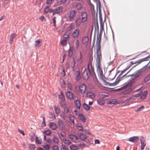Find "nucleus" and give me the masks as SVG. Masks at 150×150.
Instances as JSON below:
<instances>
[{"label": "nucleus", "mask_w": 150, "mask_h": 150, "mask_svg": "<svg viewBox=\"0 0 150 150\" xmlns=\"http://www.w3.org/2000/svg\"><path fill=\"white\" fill-rule=\"evenodd\" d=\"M88 16L87 13L83 12L81 14V18H77L75 21V23L76 27H79L81 23H86L88 20Z\"/></svg>", "instance_id": "f257e3e1"}, {"label": "nucleus", "mask_w": 150, "mask_h": 150, "mask_svg": "<svg viewBox=\"0 0 150 150\" xmlns=\"http://www.w3.org/2000/svg\"><path fill=\"white\" fill-rule=\"evenodd\" d=\"M93 58H90L88 61V64L87 65V68L90 74L91 75L94 81H98L96 74L94 71V69L93 67L92 62Z\"/></svg>", "instance_id": "f03ea898"}, {"label": "nucleus", "mask_w": 150, "mask_h": 150, "mask_svg": "<svg viewBox=\"0 0 150 150\" xmlns=\"http://www.w3.org/2000/svg\"><path fill=\"white\" fill-rule=\"evenodd\" d=\"M132 83H128L127 84H126L125 85L118 89V90L124 89L125 90L122 92V93L123 95L125 94L130 92L132 91Z\"/></svg>", "instance_id": "7ed1b4c3"}, {"label": "nucleus", "mask_w": 150, "mask_h": 150, "mask_svg": "<svg viewBox=\"0 0 150 150\" xmlns=\"http://www.w3.org/2000/svg\"><path fill=\"white\" fill-rule=\"evenodd\" d=\"M132 69V68L131 69L128 71H127L126 73L124 75H123V76H120L122 74L124 73L126 71V70H125V69H124L122 71L121 73L117 78L115 81L112 83H111V84L110 85L115 86L118 83H119L120 81L122 79L123 77H124L125 76H126V75Z\"/></svg>", "instance_id": "20e7f679"}, {"label": "nucleus", "mask_w": 150, "mask_h": 150, "mask_svg": "<svg viewBox=\"0 0 150 150\" xmlns=\"http://www.w3.org/2000/svg\"><path fill=\"white\" fill-rule=\"evenodd\" d=\"M101 47H97L96 52V65H101L100 60H101Z\"/></svg>", "instance_id": "39448f33"}, {"label": "nucleus", "mask_w": 150, "mask_h": 150, "mask_svg": "<svg viewBox=\"0 0 150 150\" xmlns=\"http://www.w3.org/2000/svg\"><path fill=\"white\" fill-rule=\"evenodd\" d=\"M96 67L97 72L99 77L102 79L105 78L102 69L101 68V65H96Z\"/></svg>", "instance_id": "423d86ee"}, {"label": "nucleus", "mask_w": 150, "mask_h": 150, "mask_svg": "<svg viewBox=\"0 0 150 150\" xmlns=\"http://www.w3.org/2000/svg\"><path fill=\"white\" fill-rule=\"evenodd\" d=\"M76 12L74 10L71 11L69 12V19L70 21L73 20L74 18L76 16Z\"/></svg>", "instance_id": "0eeeda50"}, {"label": "nucleus", "mask_w": 150, "mask_h": 150, "mask_svg": "<svg viewBox=\"0 0 150 150\" xmlns=\"http://www.w3.org/2000/svg\"><path fill=\"white\" fill-rule=\"evenodd\" d=\"M80 33V30L79 29H75L73 32L72 36L74 38H77L79 37Z\"/></svg>", "instance_id": "6e6552de"}, {"label": "nucleus", "mask_w": 150, "mask_h": 150, "mask_svg": "<svg viewBox=\"0 0 150 150\" xmlns=\"http://www.w3.org/2000/svg\"><path fill=\"white\" fill-rule=\"evenodd\" d=\"M63 9L62 6H59L54 9V13L55 14H58L62 12Z\"/></svg>", "instance_id": "1a4fd4ad"}, {"label": "nucleus", "mask_w": 150, "mask_h": 150, "mask_svg": "<svg viewBox=\"0 0 150 150\" xmlns=\"http://www.w3.org/2000/svg\"><path fill=\"white\" fill-rule=\"evenodd\" d=\"M88 73V72L87 71L86 69H85L82 74V77L84 80H87L88 79L89 75Z\"/></svg>", "instance_id": "9d476101"}, {"label": "nucleus", "mask_w": 150, "mask_h": 150, "mask_svg": "<svg viewBox=\"0 0 150 150\" xmlns=\"http://www.w3.org/2000/svg\"><path fill=\"white\" fill-rule=\"evenodd\" d=\"M140 141L141 144V150H143L144 149V147L146 144V141L144 137H140Z\"/></svg>", "instance_id": "9b49d317"}, {"label": "nucleus", "mask_w": 150, "mask_h": 150, "mask_svg": "<svg viewBox=\"0 0 150 150\" xmlns=\"http://www.w3.org/2000/svg\"><path fill=\"white\" fill-rule=\"evenodd\" d=\"M79 88L81 93L83 94L85 93L86 90V86L85 84H83L79 86Z\"/></svg>", "instance_id": "f8f14e48"}, {"label": "nucleus", "mask_w": 150, "mask_h": 150, "mask_svg": "<svg viewBox=\"0 0 150 150\" xmlns=\"http://www.w3.org/2000/svg\"><path fill=\"white\" fill-rule=\"evenodd\" d=\"M82 43L85 46H87L89 43L88 38L87 36L83 37L82 39Z\"/></svg>", "instance_id": "ddd939ff"}, {"label": "nucleus", "mask_w": 150, "mask_h": 150, "mask_svg": "<svg viewBox=\"0 0 150 150\" xmlns=\"http://www.w3.org/2000/svg\"><path fill=\"white\" fill-rule=\"evenodd\" d=\"M65 95L67 98L70 100L74 98L73 94L70 91H67L65 93Z\"/></svg>", "instance_id": "4468645a"}, {"label": "nucleus", "mask_w": 150, "mask_h": 150, "mask_svg": "<svg viewBox=\"0 0 150 150\" xmlns=\"http://www.w3.org/2000/svg\"><path fill=\"white\" fill-rule=\"evenodd\" d=\"M49 126L50 128L53 130H55L58 127L56 124L53 122H50Z\"/></svg>", "instance_id": "2eb2a0df"}, {"label": "nucleus", "mask_w": 150, "mask_h": 150, "mask_svg": "<svg viewBox=\"0 0 150 150\" xmlns=\"http://www.w3.org/2000/svg\"><path fill=\"white\" fill-rule=\"evenodd\" d=\"M139 139V138L137 136H134L129 138L128 139L129 141L132 142H135Z\"/></svg>", "instance_id": "dca6fc26"}, {"label": "nucleus", "mask_w": 150, "mask_h": 150, "mask_svg": "<svg viewBox=\"0 0 150 150\" xmlns=\"http://www.w3.org/2000/svg\"><path fill=\"white\" fill-rule=\"evenodd\" d=\"M69 138L73 142L75 141L78 139V137L75 135L69 134Z\"/></svg>", "instance_id": "f3484780"}, {"label": "nucleus", "mask_w": 150, "mask_h": 150, "mask_svg": "<svg viewBox=\"0 0 150 150\" xmlns=\"http://www.w3.org/2000/svg\"><path fill=\"white\" fill-rule=\"evenodd\" d=\"M101 40V37L100 35L98 37H97L96 43V45L97 47H100V42Z\"/></svg>", "instance_id": "a211bd4d"}, {"label": "nucleus", "mask_w": 150, "mask_h": 150, "mask_svg": "<svg viewBox=\"0 0 150 150\" xmlns=\"http://www.w3.org/2000/svg\"><path fill=\"white\" fill-rule=\"evenodd\" d=\"M58 125L59 127L62 128L64 127L63 121L60 119H59L58 120Z\"/></svg>", "instance_id": "6ab92c4d"}, {"label": "nucleus", "mask_w": 150, "mask_h": 150, "mask_svg": "<svg viewBox=\"0 0 150 150\" xmlns=\"http://www.w3.org/2000/svg\"><path fill=\"white\" fill-rule=\"evenodd\" d=\"M86 95L87 97L92 99L94 98L95 97V95L94 93L89 92H87Z\"/></svg>", "instance_id": "aec40b11"}, {"label": "nucleus", "mask_w": 150, "mask_h": 150, "mask_svg": "<svg viewBox=\"0 0 150 150\" xmlns=\"http://www.w3.org/2000/svg\"><path fill=\"white\" fill-rule=\"evenodd\" d=\"M78 117L79 119L83 122H86V119L84 115L81 113L79 114Z\"/></svg>", "instance_id": "412c9836"}, {"label": "nucleus", "mask_w": 150, "mask_h": 150, "mask_svg": "<svg viewBox=\"0 0 150 150\" xmlns=\"http://www.w3.org/2000/svg\"><path fill=\"white\" fill-rule=\"evenodd\" d=\"M97 103L99 105H103L105 104V102L104 100L99 98L97 99Z\"/></svg>", "instance_id": "4be33fe9"}, {"label": "nucleus", "mask_w": 150, "mask_h": 150, "mask_svg": "<svg viewBox=\"0 0 150 150\" xmlns=\"http://www.w3.org/2000/svg\"><path fill=\"white\" fill-rule=\"evenodd\" d=\"M76 79L77 81H79L81 78L80 71H76L75 72Z\"/></svg>", "instance_id": "5701e85b"}, {"label": "nucleus", "mask_w": 150, "mask_h": 150, "mask_svg": "<svg viewBox=\"0 0 150 150\" xmlns=\"http://www.w3.org/2000/svg\"><path fill=\"white\" fill-rule=\"evenodd\" d=\"M73 51V47H69L68 52V57H71L72 55Z\"/></svg>", "instance_id": "b1692460"}, {"label": "nucleus", "mask_w": 150, "mask_h": 150, "mask_svg": "<svg viewBox=\"0 0 150 150\" xmlns=\"http://www.w3.org/2000/svg\"><path fill=\"white\" fill-rule=\"evenodd\" d=\"M69 35L70 34L69 33H65L63 35V39H64L67 41V40L69 39Z\"/></svg>", "instance_id": "393cba45"}, {"label": "nucleus", "mask_w": 150, "mask_h": 150, "mask_svg": "<svg viewBox=\"0 0 150 150\" xmlns=\"http://www.w3.org/2000/svg\"><path fill=\"white\" fill-rule=\"evenodd\" d=\"M59 97L61 99V101L63 102L64 101V97L62 91H60V94L59 95Z\"/></svg>", "instance_id": "a878e982"}, {"label": "nucleus", "mask_w": 150, "mask_h": 150, "mask_svg": "<svg viewBox=\"0 0 150 150\" xmlns=\"http://www.w3.org/2000/svg\"><path fill=\"white\" fill-rule=\"evenodd\" d=\"M16 37V34L15 33H12L10 36L9 42L11 43L13 41V39Z\"/></svg>", "instance_id": "bb28decb"}, {"label": "nucleus", "mask_w": 150, "mask_h": 150, "mask_svg": "<svg viewBox=\"0 0 150 150\" xmlns=\"http://www.w3.org/2000/svg\"><path fill=\"white\" fill-rule=\"evenodd\" d=\"M52 141L54 143L58 144L59 142V140L57 137L55 136L53 137Z\"/></svg>", "instance_id": "cd10ccee"}, {"label": "nucleus", "mask_w": 150, "mask_h": 150, "mask_svg": "<svg viewBox=\"0 0 150 150\" xmlns=\"http://www.w3.org/2000/svg\"><path fill=\"white\" fill-rule=\"evenodd\" d=\"M83 5L79 3L77 4L76 5V7L78 10H81L83 8Z\"/></svg>", "instance_id": "c85d7f7f"}, {"label": "nucleus", "mask_w": 150, "mask_h": 150, "mask_svg": "<svg viewBox=\"0 0 150 150\" xmlns=\"http://www.w3.org/2000/svg\"><path fill=\"white\" fill-rule=\"evenodd\" d=\"M54 109L56 114H58L59 113L60 109L59 106H54Z\"/></svg>", "instance_id": "c756f323"}, {"label": "nucleus", "mask_w": 150, "mask_h": 150, "mask_svg": "<svg viewBox=\"0 0 150 150\" xmlns=\"http://www.w3.org/2000/svg\"><path fill=\"white\" fill-rule=\"evenodd\" d=\"M83 108L86 110H88L90 109V107L85 103L83 104Z\"/></svg>", "instance_id": "7c9ffc66"}, {"label": "nucleus", "mask_w": 150, "mask_h": 150, "mask_svg": "<svg viewBox=\"0 0 150 150\" xmlns=\"http://www.w3.org/2000/svg\"><path fill=\"white\" fill-rule=\"evenodd\" d=\"M63 4L62 0H56V3L54 4V5L55 6H56L58 5H60Z\"/></svg>", "instance_id": "2f4dec72"}, {"label": "nucleus", "mask_w": 150, "mask_h": 150, "mask_svg": "<svg viewBox=\"0 0 150 150\" xmlns=\"http://www.w3.org/2000/svg\"><path fill=\"white\" fill-rule=\"evenodd\" d=\"M76 106L79 109H80L81 106V104L80 101L78 99H76L75 102Z\"/></svg>", "instance_id": "473e14b6"}, {"label": "nucleus", "mask_w": 150, "mask_h": 150, "mask_svg": "<svg viewBox=\"0 0 150 150\" xmlns=\"http://www.w3.org/2000/svg\"><path fill=\"white\" fill-rule=\"evenodd\" d=\"M79 138L82 140H85L86 139V137L85 135L81 133L79 135Z\"/></svg>", "instance_id": "72a5a7b5"}, {"label": "nucleus", "mask_w": 150, "mask_h": 150, "mask_svg": "<svg viewBox=\"0 0 150 150\" xmlns=\"http://www.w3.org/2000/svg\"><path fill=\"white\" fill-rule=\"evenodd\" d=\"M117 101L115 99H113L112 100L109 101L107 102L108 104H115L116 103Z\"/></svg>", "instance_id": "f704fd0d"}, {"label": "nucleus", "mask_w": 150, "mask_h": 150, "mask_svg": "<svg viewBox=\"0 0 150 150\" xmlns=\"http://www.w3.org/2000/svg\"><path fill=\"white\" fill-rule=\"evenodd\" d=\"M71 150H77L78 149V147L75 145H72L70 147Z\"/></svg>", "instance_id": "c9c22d12"}, {"label": "nucleus", "mask_w": 150, "mask_h": 150, "mask_svg": "<svg viewBox=\"0 0 150 150\" xmlns=\"http://www.w3.org/2000/svg\"><path fill=\"white\" fill-rule=\"evenodd\" d=\"M58 135L59 136V138H60V139H61V138L60 137V136L63 137H66V134L63 131H61L60 132V135H59V134Z\"/></svg>", "instance_id": "e433bc0d"}, {"label": "nucleus", "mask_w": 150, "mask_h": 150, "mask_svg": "<svg viewBox=\"0 0 150 150\" xmlns=\"http://www.w3.org/2000/svg\"><path fill=\"white\" fill-rule=\"evenodd\" d=\"M63 142H64L65 144H67L68 145L71 144V142L69 140H67L65 139H63Z\"/></svg>", "instance_id": "4c0bfd02"}, {"label": "nucleus", "mask_w": 150, "mask_h": 150, "mask_svg": "<svg viewBox=\"0 0 150 150\" xmlns=\"http://www.w3.org/2000/svg\"><path fill=\"white\" fill-rule=\"evenodd\" d=\"M44 133L47 136H49L51 134V131L50 130H45L44 132Z\"/></svg>", "instance_id": "58836bf2"}, {"label": "nucleus", "mask_w": 150, "mask_h": 150, "mask_svg": "<svg viewBox=\"0 0 150 150\" xmlns=\"http://www.w3.org/2000/svg\"><path fill=\"white\" fill-rule=\"evenodd\" d=\"M41 41L40 40H38L35 42V45L37 46H41L40 43Z\"/></svg>", "instance_id": "ea45409f"}, {"label": "nucleus", "mask_w": 150, "mask_h": 150, "mask_svg": "<svg viewBox=\"0 0 150 150\" xmlns=\"http://www.w3.org/2000/svg\"><path fill=\"white\" fill-rule=\"evenodd\" d=\"M61 149L62 150H69L68 148L63 144H62Z\"/></svg>", "instance_id": "a19ab883"}, {"label": "nucleus", "mask_w": 150, "mask_h": 150, "mask_svg": "<svg viewBox=\"0 0 150 150\" xmlns=\"http://www.w3.org/2000/svg\"><path fill=\"white\" fill-rule=\"evenodd\" d=\"M69 118L70 122H71L73 124H74V117L72 115H70Z\"/></svg>", "instance_id": "79ce46f5"}, {"label": "nucleus", "mask_w": 150, "mask_h": 150, "mask_svg": "<svg viewBox=\"0 0 150 150\" xmlns=\"http://www.w3.org/2000/svg\"><path fill=\"white\" fill-rule=\"evenodd\" d=\"M50 8L48 6L46 7L44 9V12L45 13H47L50 10Z\"/></svg>", "instance_id": "37998d69"}, {"label": "nucleus", "mask_w": 150, "mask_h": 150, "mask_svg": "<svg viewBox=\"0 0 150 150\" xmlns=\"http://www.w3.org/2000/svg\"><path fill=\"white\" fill-rule=\"evenodd\" d=\"M76 127L77 129L79 131H83V128L82 127L81 125H80L77 124L76 125Z\"/></svg>", "instance_id": "c03bdc74"}, {"label": "nucleus", "mask_w": 150, "mask_h": 150, "mask_svg": "<svg viewBox=\"0 0 150 150\" xmlns=\"http://www.w3.org/2000/svg\"><path fill=\"white\" fill-rule=\"evenodd\" d=\"M67 43V40L64 39H63L61 42V44L62 46H65Z\"/></svg>", "instance_id": "a18cd8bd"}, {"label": "nucleus", "mask_w": 150, "mask_h": 150, "mask_svg": "<svg viewBox=\"0 0 150 150\" xmlns=\"http://www.w3.org/2000/svg\"><path fill=\"white\" fill-rule=\"evenodd\" d=\"M35 146L34 144H31L29 146V150H35Z\"/></svg>", "instance_id": "49530a36"}, {"label": "nucleus", "mask_w": 150, "mask_h": 150, "mask_svg": "<svg viewBox=\"0 0 150 150\" xmlns=\"http://www.w3.org/2000/svg\"><path fill=\"white\" fill-rule=\"evenodd\" d=\"M36 143L38 144H40L41 143L42 139H38V137H36Z\"/></svg>", "instance_id": "de8ad7c7"}, {"label": "nucleus", "mask_w": 150, "mask_h": 150, "mask_svg": "<svg viewBox=\"0 0 150 150\" xmlns=\"http://www.w3.org/2000/svg\"><path fill=\"white\" fill-rule=\"evenodd\" d=\"M42 118H43V121H42V123L41 126L42 127H44L46 126V124L45 120V117H43Z\"/></svg>", "instance_id": "09e8293b"}, {"label": "nucleus", "mask_w": 150, "mask_h": 150, "mask_svg": "<svg viewBox=\"0 0 150 150\" xmlns=\"http://www.w3.org/2000/svg\"><path fill=\"white\" fill-rule=\"evenodd\" d=\"M150 80V74L146 76L144 79V81L145 82H147Z\"/></svg>", "instance_id": "8fccbe9b"}, {"label": "nucleus", "mask_w": 150, "mask_h": 150, "mask_svg": "<svg viewBox=\"0 0 150 150\" xmlns=\"http://www.w3.org/2000/svg\"><path fill=\"white\" fill-rule=\"evenodd\" d=\"M73 27V26L72 24H71L67 28V31H70L72 30Z\"/></svg>", "instance_id": "3c124183"}, {"label": "nucleus", "mask_w": 150, "mask_h": 150, "mask_svg": "<svg viewBox=\"0 0 150 150\" xmlns=\"http://www.w3.org/2000/svg\"><path fill=\"white\" fill-rule=\"evenodd\" d=\"M67 88L68 89L70 90H71L72 88V85L69 83H67Z\"/></svg>", "instance_id": "603ef678"}, {"label": "nucleus", "mask_w": 150, "mask_h": 150, "mask_svg": "<svg viewBox=\"0 0 150 150\" xmlns=\"http://www.w3.org/2000/svg\"><path fill=\"white\" fill-rule=\"evenodd\" d=\"M72 64H73V65H71V68L72 70L73 71H74L75 70V62L74 59L72 62H71Z\"/></svg>", "instance_id": "864d4df0"}, {"label": "nucleus", "mask_w": 150, "mask_h": 150, "mask_svg": "<svg viewBox=\"0 0 150 150\" xmlns=\"http://www.w3.org/2000/svg\"><path fill=\"white\" fill-rule=\"evenodd\" d=\"M64 113L66 114H67L69 112V110L68 108L67 107H65L64 109Z\"/></svg>", "instance_id": "5fc2aeb1"}, {"label": "nucleus", "mask_w": 150, "mask_h": 150, "mask_svg": "<svg viewBox=\"0 0 150 150\" xmlns=\"http://www.w3.org/2000/svg\"><path fill=\"white\" fill-rule=\"evenodd\" d=\"M144 108V106H142L139 108H138L137 110H135V111L136 112H138L139 111H140L142 110Z\"/></svg>", "instance_id": "6e6d98bb"}, {"label": "nucleus", "mask_w": 150, "mask_h": 150, "mask_svg": "<svg viewBox=\"0 0 150 150\" xmlns=\"http://www.w3.org/2000/svg\"><path fill=\"white\" fill-rule=\"evenodd\" d=\"M43 147L46 150H49L50 148V146L48 144L44 145Z\"/></svg>", "instance_id": "4d7b16f0"}, {"label": "nucleus", "mask_w": 150, "mask_h": 150, "mask_svg": "<svg viewBox=\"0 0 150 150\" xmlns=\"http://www.w3.org/2000/svg\"><path fill=\"white\" fill-rule=\"evenodd\" d=\"M54 0H47L46 1V3L47 4H52V2L54 1Z\"/></svg>", "instance_id": "13d9d810"}, {"label": "nucleus", "mask_w": 150, "mask_h": 150, "mask_svg": "<svg viewBox=\"0 0 150 150\" xmlns=\"http://www.w3.org/2000/svg\"><path fill=\"white\" fill-rule=\"evenodd\" d=\"M52 150H59V148L57 145H54L52 148Z\"/></svg>", "instance_id": "bf43d9fd"}, {"label": "nucleus", "mask_w": 150, "mask_h": 150, "mask_svg": "<svg viewBox=\"0 0 150 150\" xmlns=\"http://www.w3.org/2000/svg\"><path fill=\"white\" fill-rule=\"evenodd\" d=\"M56 18L55 17H54L52 19L53 23H54V27H56Z\"/></svg>", "instance_id": "052dcab7"}, {"label": "nucleus", "mask_w": 150, "mask_h": 150, "mask_svg": "<svg viewBox=\"0 0 150 150\" xmlns=\"http://www.w3.org/2000/svg\"><path fill=\"white\" fill-rule=\"evenodd\" d=\"M142 93V91H140L138 93L135 94L134 95V96L136 97H139L141 96Z\"/></svg>", "instance_id": "680f3d73"}, {"label": "nucleus", "mask_w": 150, "mask_h": 150, "mask_svg": "<svg viewBox=\"0 0 150 150\" xmlns=\"http://www.w3.org/2000/svg\"><path fill=\"white\" fill-rule=\"evenodd\" d=\"M39 18L40 20L42 21H46V18L43 16H40Z\"/></svg>", "instance_id": "e2e57ef3"}, {"label": "nucleus", "mask_w": 150, "mask_h": 150, "mask_svg": "<svg viewBox=\"0 0 150 150\" xmlns=\"http://www.w3.org/2000/svg\"><path fill=\"white\" fill-rule=\"evenodd\" d=\"M149 58H150V55L144 58H143L141 59L142 60V62L143 61H146L148 59H147Z\"/></svg>", "instance_id": "0e129e2a"}, {"label": "nucleus", "mask_w": 150, "mask_h": 150, "mask_svg": "<svg viewBox=\"0 0 150 150\" xmlns=\"http://www.w3.org/2000/svg\"><path fill=\"white\" fill-rule=\"evenodd\" d=\"M35 136L34 134L33 135H31L30 136V140L31 141H34L35 139Z\"/></svg>", "instance_id": "69168bd1"}, {"label": "nucleus", "mask_w": 150, "mask_h": 150, "mask_svg": "<svg viewBox=\"0 0 150 150\" xmlns=\"http://www.w3.org/2000/svg\"><path fill=\"white\" fill-rule=\"evenodd\" d=\"M50 115H51L50 118L52 119H54L55 118V116L54 114H52L51 113H50Z\"/></svg>", "instance_id": "338daca9"}, {"label": "nucleus", "mask_w": 150, "mask_h": 150, "mask_svg": "<svg viewBox=\"0 0 150 150\" xmlns=\"http://www.w3.org/2000/svg\"><path fill=\"white\" fill-rule=\"evenodd\" d=\"M79 146H80L81 148H84L85 146V144L83 143H80L79 144Z\"/></svg>", "instance_id": "774afa93"}]
</instances>
